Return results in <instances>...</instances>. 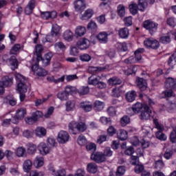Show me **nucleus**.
Here are the masks:
<instances>
[{
  "mask_svg": "<svg viewBox=\"0 0 176 176\" xmlns=\"http://www.w3.org/2000/svg\"><path fill=\"white\" fill-rule=\"evenodd\" d=\"M138 6L140 12H144L145 9L148 8V2L146 0H138Z\"/></svg>",
  "mask_w": 176,
  "mask_h": 176,
  "instance_id": "obj_33",
  "label": "nucleus"
},
{
  "mask_svg": "<svg viewBox=\"0 0 176 176\" xmlns=\"http://www.w3.org/2000/svg\"><path fill=\"white\" fill-rule=\"evenodd\" d=\"M36 54L37 56V59L42 58V52H43V47L41 45H37L35 48Z\"/></svg>",
  "mask_w": 176,
  "mask_h": 176,
  "instance_id": "obj_43",
  "label": "nucleus"
},
{
  "mask_svg": "<svg viewBox=\"0 0 176 176\" xmlns=\"http://www.w3.org/2000/svg\"><path fill=\"white\" fill-rule=\"evenodd\" d=\"M80 59L81 61H85L86 63H89L90 60H91V56L87 54H84L81 56H80Z\"/></svg>",
  "mask_w": 176,
  "mask_h": 176,
  "instance_id": "obj_63",
  "label": "nucleus"
},
{
  "mask_svg": "<svg viewBox=\"0 0 176 176\" xmlns=\"http://www.w3.org/2000/svg\"><path fill=\"white\" fill-rule=\"evenodd\" d=\"M94 15V10L89 8L85 11V12L81 15V20H90L91 17Z\"/></svg>",
  "mask_w": 176,
  "mask_h": 176,
  "instance_id": "obj_15",
  "label": "nucleus"
},
{
  "mask_svg": "<svg viewBox=\"0 0 176 176\" xmlns=\"http://www.w3.org/2000/svg\"><path fill=\"white\" fill-rule=\"evenodd\" d=\"M144 45L147 49H153V50L159 49L160 46L157 40L153 38H146L144 41Z\"/></svg>",
  "mask_w": 176,
  "mask_h": 176,
  "instance_id": "obj_5",
  "label": "nucleus"
},
{
  "mask_svg": "<svg viewBox=\"0 0 176 176\" xmlns=\"http://www.w3.org/2000/svg\"><path fill=\"white\" fill-rule=\"evenodd\" d=\"M138 10H140V7L135 3H131L129 5V11L133 14V16H135L138 13Z\"/></svg>",
  "mask_w": 176,
  "mask_h": 176,
  "instance_id": "obj_28",
  "label": "nucleus"
},
{
  "mask_svg": "<svg viewBox=\"0 0 176 176\" xmlns=\"http://www.w3.org/2000/svg\"><path fill=\"white\" fill-rule=\"evenodd\" d=\"M36 153V145L30 144L28 148V153L29 155H34Z\"/></svg>",
  "mask_w": 176,
  "mask_h": 176,
  "instance_id": "obj_55",
  "label": "nucleus"
},
{
  "mask_svg": "<svg viewBox=\"0 0 176 176\" xmlns=\"http://www.w3.org/2000/svg\"><path fill=\"white\" fill-rule=\"evenodd\" d=\"M80 108L85 112H90L93 109V104L90 102H82L80 103Z\"/></svg>",
  "mask_w": 176,
  "mask_h": 176,
  "instance_id": "obj_18",
  "label": "nucleus"
},
{
  "mask_svg": "<svg viewBox=\"0 0 176 176\" xmlns=\"http://www.w3.org/2000/svg\"><path fill=\"white\" fill-rule=\"evenodd\" d=\"M69 54L71 56H76L79 54V50L75 46H70Z\"/></svg>",
  "mask_w": 176,
  "mask_h": 176,
  "instance_id": "obj_64",
  "label": "nucleus"
},
{
  "mask_svg": "<svg viewBox=\"0 0 176 176\" xmlns=\"http://www.w3.org/2000/svg\"><path fill=\"white\" fill-rule=\"evenodd\" d=\"M56 139L54 138H48L46 143L41 142L38 144V148L41 155H47L54 146H56Z\"/></svg>",
  "mask_w": 176,
  "mask_h": 176,
  "instance_id": "obj_2",
  "label": "nucleus"
},
{
  "mask_svg": "<svg viewBox=\"0 0 176 176\" xmlns=\"http://www.w3.org/2000/svg\"><path fill=\"white\" fill-rule=\"evenodd\" d=\"M65 109L67 112H72L76 109V102L75 100H68L65 103Z\"/></svg>",
  "mask_w": 176,
  "mask_h": 176,
  "instance_id": "obj_17",
  "label": "nucleus"
},
{
  "mask_svg": "<svg viewBox=\"0 0 176 176\" xmlns=\"http://www.w3.org/2000/svg\"><path fill=\"white\" fill-rule=\"evenodd\" d=\"M145 52L144 48H138L134 53V56H130L129 58L124 60L125 64H135V63H140L142 60L141 54Z\"/></svg>",
  "mask_w": 176,
  "mask_h": 176,
  "instance_id": "obj_3",
  "label": "nucleus"
},
{
  "mask_svg": "<svg viewBox=\"0 0 176 176\" xmlns=\"http://www.w3.org/2000/svg\"><path fill=\"white\" fill-rule=\"evenodd\" d=\"M87 29L91 31H96L97 30V23L96 22L91 21L87 25Z\"/></svg>",
  "mask_w": 176,
  "mask_h": 176,
  "instance_id": "obj_59",
  "label": "nucleus"
},
{
  "mask_svg": "<svg viewBox=\"0 0 176 176\" xmlns=\"http://www.w3.org/2000/svg\"><path fill=\"white\" fill-rule=\"evenodd\" d=\"M100 123H102V124H104V126L110 125L112 123V120H111V118L105 116L100 117Z\"/></svg>",
  "mask_w": 176,
  "mask_h": 176,
  "instance_id": "obj_40",
  "label": "nucleus"
},
{
  "mask_svg": "<svg viewBox=\"0 0 176 176\" xmlns=\"http://www.w3.org/2000/svg\"><path fill=\"white\" fill-rule=\"evenodd\" d=\"M91 159L94 162H96V163H104V162H107V158H105L102 152H96L91 154Z\"/></svg>",
  "mask_w": 176,
  "mask_h": 176,
  "instance_id": "obj_8",
  "label": "nucleus"
},
{
  "mask_svg": "<svg viewBox=\"0 0 176 176\" xmlns=\"http://www.w3.org/2000/svg\"><path fill=\"white\" fill-rule=\"evenodd\" d=\"M116 46L118 50H120L121 52H127V50H128L127 43H117Z\"/></svg>",
  "mask_w": 176,
  "mask_h": 176,
  "instance_id": "obj_45",
  "label": "nucleus"
},
{
  "mask_svg": "<svg viewBox=\"0 0 176 176\" xmlns=\"http://www.w3.org/2000/svg\"><path fill=\"white\" fill-rule=\"evenodd\" d=\"M167 25H170V27H175L176 25V19L174 17H170L167 19Z\"/></svg>",
  "mask_w": 176,
  "mask_h": 176,
  "instance_id": "obj_62",
  "label": "nucleus"
},
{
  "mask_svg": "<svg viewBox=\"0 0 176 176\" xmlns=\"http://www.w3.org/2000/svg\"><path fill=\"white\" fill-rule=\"evenodd\" d=\"M60 34V26L57 24L52 25L51 36H46V42H52V36H57Z\"/></svg>",
  "mask_w": 176,
  "mask_h": 176,
  "instance_id": "obj_10",
  "label": "nucleus"
},
{
  "mask_svg": "<svg viewBox=\"0 0 176 176\" xmlns=\"http://www.w3.org/2000/svg\"><path fill=\"white\" fill-rule=\"evenodd\" d=\"M89 91L90 89H89V87H81L77 89V93L80 96H85L87 94Z\"/></svg>",
  "mask_w": 176,
  "mask_h": 176,
  "instance_id": "obj_38",
  "label": "nucleus"
},
{
  "mask_svg": "<svg viewBox=\"0 0 176 176\" xmlns=\"http://www.w3.org/2000/svg\"><path fill=\"white\" fill-rule=\"evenodd\" d=\"M98 83V78H94L93 76L89 77L88 78V84L92 85L93 86H97Z\"/></svg>",
  "mask_w": 176,
  "mask_h": 176,
  "instance_id": "obj_56",
  "label": "nucleus"
},
{
  "mask_svg": "<svg viewBox=\"0 0 176 176\" xmlns=\"http://www.w3.org/2000/svg\"><path fill=\"white\" fill-rule=\"evenodd\" d=\"M117 9L118 16H120V17H124L126 14V9L124 8V6L120 4Z\"/></svg>",
  "mask_w": 176,
  "mask_h": 176,
  "instance_id": "obj_41",
  "label": "nucleus"
},
{
  "mask_svg": "<svg viewBox=\"0 0 176 176\" xmlns=\"http://www.w3.org/2000/svg\"><path fill=\"white\" fill-rule=\"evenodd\" d=\"M155 135L156 138H157V140H160V141H166V140H167V135L163 133L162 131H158L155 133Z\"/></svg>",
  "mask_w": 176,
  "mask_h": 176,
  "instance_id": "obj_47",
  "label": "nucleus"
},
{
  "mask_svg": "<svg viewBox=\"0 0 176 176\" xmlns=\"http://www.w3.org/2000/svg\"><path fill=\"white\" fill-rule=\"evenodd\" d=\"M97 38L100 43H107L108 42V34L105 32H100Z\"/></svg>",
  "mask_w": 176,
  "mask_h": 176,
  "instance_id": "obj_29",
  "label": "nucleus"
},
{
  "mask_svg": "<svg viewBox=\"0 0 176 176\" xmlns=\"http://www.w3.org/2000/svg\"><path fill=\"white\" fill-rule=\"evenodd\" d=\"M137 97V92L135 91H129L126 94V100L128 102H133Z\"/></svg>",
  "mask_w": 176,
  "mask_h": 176,
  "instance_id": "obj_22",
  "label": "nucleus"
},
{
  "mask_svg": "<svg viewBox=\"0 0 176 176\" xmlns=\"http://www.w3.org/2000/svg\"><path fill=\"white\" fill-rule=\"evenodd\" d=\"M117 135H118V138H119V140H120L121 141H124V140H126V138H129L127 131H126L123 129L119 130L117 133Z\"/></svg>",
  "mask_w": 176,
  "mask_h": 176,
  "instance_id": "obj_31",
  "label": "nucleus"
},
{
  "mask_svg": "<svg viewBox=\"0 0 176 176\" xmlns=\"http://www.w3.org/2000/svg\"><path fill=\"white\" fill-rule=\"evenodd\" d=\"M21 49L20 44H15L10 51V54H17V52Z\"/></svg>",
  "mask_w": 176,
  "mask_h": 176,
  "instance_id": "obj_52",
  "label": "nucleus"
},
{
  "mask_svg": "<svg viewBox=\"0 0 176 176\" xmlns=\"http://www.w3.org/2000/svg\"><path fill=\"white\" fill-rule=\"evenodd\" d=\"M160 42L164 45H168L171 42V35L170 33L167 34L166 36H162L160 38Z\"/></svg>",
  "mask_w": 176,
  "mask_h": 176,
  "instance_id": "obj_32",
  "label": "nucleus"
},
{
  "mask_svg": "<svg viewBox=\"0 0 176 176\" xmlns=\"http://www.w3.org/2000/svg\"><path fill=\"white\" fill-rule=\"evenodd\" d=\"M0 85L3 87H9L13 85V77L12 76H4L0 81Z\"/></svg>",
  "mask_w": 176,
  "mask_h": 176,
  "instance_id": "obj_13",
  "label": "nucleus"
},
{
  "mask_svg": "<svg viewBox=\"0 0 176 176\" xmlns=\"http://www.w3.org/2000/svg\"><path fill=\"white\" fill-rule=\"evenodd\" d=\"M165 87L166 89L162 92L165 97L170 98V97L174 96L173 90L176 91V78H167L165 80Z\"/></svg>",
  "mask_w": 176,
  "mask_h": 176,
  "instance_id": "obj_1",
  "label": "nucleus"
},
{
  "mask_svg": "<svg viewBox=\"0 0 176 176\" xmlns=\"http://www.w3.org/2000/svg\"><path fill=\"white\" fill-rule=\"evenodd\" d=\"M138 163H140V159H139L138 156H135V155L131 156L130 164L132 166H137V164H138Z\"/></svg>",
  "mask_w": 176,
  "mask_h": 176,
  "instance_id": "obj_57",
  "label": "nucleus"
},
{
  "mask_svg": "<svg viewBox=\"0 0 176 176\" xmlns=\"http://www.w3.org/2000/svg\"><path fill=\"white\" fill-rule=\"evenodd\" d=\"M32 116L34 118L36 122H38V119L43 117V113L41 111H36L32 113Z\"/></svg>",
  "mask_w": 176,
  "mask_h": 176,
  "instance_id": "obj_49",
  "label": "nucleus"
},
{
  "mask_svg": "<svg viewBox=\"0 0 176 176\" xmlns=\"http://www.w3.org/2000/svg\"><path fill=\"white\" fill-rule=\"evenodd\" d=\"M16 155L18 157H25L27 156V151L25 148L19 146L16 148Z\"/></svg>",
  "mask_w": 176,
  "mask_h": 176,
  "instance_id": "obj_27",
  "label": "nucleus"
},
{
  "mask_svg": "<svg viewBox=\"0 0 176 176\" xmlns=\"http://www.w3.org/2000/svg\"><path fill=\"white\" fill-rule=\"evenodd\" d=\"M113 97H120L122 96V89L120 87H116L112 89Z\"/></svg>",
  "mask_w": 176,
  "mask_h": 176,
  "instance_id": "obj_50",
  "label": "nucleus"
},
{
  "mask_svg": "<svg viewBox=\"0 0 176 176\" xmlns=\"http://www.w3.org/2000/svg\"><path fill=\"white\" fill-rule=\"evenodd\" d=\"M63 38L65 41H67V42H71V41L74 39V33L70 30H66L63 33Z\"/></svg>",
  "mask_w": 176,
  "mask_h": 176,
  "instance_id": "obj_35",
  "label": "nucleus"
},
{
  "mask_svg": "<svg viewBox=\"0 0 176 176\" xmlns=\"http://www.w3.org/2000/svg\"><path fill=\"white\" fill-rule=\"evenodd\" d=\"M74 10L78 13H83L87 8V3L85 0H75L74 2Z\"/></svg>",
  "mask_w": 176,
  "mask_h": 176,
  "instance_id": "obj_6",
  "label": "nucleus"
},
{
  "mask_svg": "<svg viewBox=\"0 0 176 176\" xmlns=\"http://www.w3.org/2000/svg\"><path fill=\"white\" fill-rule=\"evenodd\" d=\"M76 36H83L86 34V28L85 26H77L75 30Z\"/></svg>",
  "mask_w": 176,
  "mask_h": 176,
  "instance_id": "obj_25",
  "label": "nucleus"
},
{
  "mask_svg": "<svg viewBox=\"0 0 176 176\" xmlns=\"http://www.w3.org/2000/svg\"><path fill=\"white\" fill-rule=\"evenodd\" d=\"M76 45L80 50H86L90 46V41L85 38H81L77 42Z\"/></svg>",
  "mask_w": 176,
  "mask_h": 176,
  "instance_id": "obj_11",
  "label": "nucleus"
},
{
  "mask_svg": "<svg viewBox=\"0 0 176 176\" xmlns=\"http://www.w3.org/2000/svg\"><path fill=\"white\" fill-rule=\"evenodd\" d=\"M34 8H35V1L34 0H31L29 2L28 5L25 8V13L26 14H31Z\"/></svg>",
  "mask_w": 176,
  "mask_h": 176,
  "instance_id": "obj_24",
  "label": "nucleus"
},
{
  "mask_svg": "<svg viewBox=\"0 0 176 176\" xmlns=\"http://www.w3.org/2000/svg\"><path fill=\"white\" fill-rule=\"evenodd\" d=\"M157 23L151 21V20H147L145 21L143 23V27L148 30L149 34L151 35H153L157 31Z\"/></svg>",
  "mask_w": 176,
  "mask_h": 176,
  "instance_id": "obj_4",
  "label": "nucleus"
},
{
  "mask_svg": "<svg viewBox=\"0 0 176 176\" xmlns=\"http://www.w3.org/2000/svg\"><path fill=\"white\" fill-rule=\"evenodd\" d=\"M151 113H152V110L149 109L148 104H144V109L141 111L140 118L141 120H149L151 119Z\"/></svg>",
  "mask_w": 176,
  "mask_h": 176,
  "instance_id": "obj_7",
  "label": "nucleus"
},
{
  "mask_svg": "<svg viewBox=\"0 0 176 176\" xmlns=\"http://www.w3.org/2000/svg\"><path fill=\"white\" fill-rule=\"evenodd\" d=\"M69 140V134L65 131H60L58 134L57 141L59 144H65Z\"/></svg>",
  "mask_w": 176,
  "mask_h": 176,
  "instance_id": "obj_9",
  "label": "nucleus"
},
{
  "mask_svg": "<svg viewBox=\"0 0 176 176\" xmlns=\"http://www.w3.org/2000/svg\"><path fill=\"white\" fill-rule=\"evenodd\" d=\"M78 144L80 145V146H83V145H86L87 144V140L86 138L83 135H80L78 138Z\"/></svg>",
  "mask_w": 176,
  "mask_h": 176,
  "instance_id": "obj_54",
  "label": "nucleus"
},
{
  "mask_svg": "<svg viewBox=\"0 0 176 176\" xmlns=\"http://www.w3.org/2000/svg\"><path fill=\"white\" fill-rule=\"evenodd\" d=\"M132 108L135 112H136V113H138V112H140V111L144 110V104H142L141 102H137L132 107Z\"/></svg>",
  "mask_w": 176,
  "mask_h": 176,
  "instance_id": "obj_44",
  "label": "nucleus"
},
{
  "mask_svg": "<svg viewBox=\"0 0 176 176\" xmlns=\"http://www.w3.org/2000/svg\"><path fill=\"white\" fill-rule=\"evenodd\" d=\"M104 107H105V104H104V102L100 100L95 101L94 108L96 111H98V112H100V111H102L104 109Z\"/></svg>",
  "mask_w": 176,
  "mask_h": 176,
  "instance_id": "obj_36",
  "label": "nucleus"
},
{
  "mask_svg": "<svg viewBox=\"0 0 176 176\" xmlns=\"http://www.w3.org/2000/svg\"><path fill=\"white\" fill-rule=\"evenodd\" d=\"M129 123H130V118H129V116H125L120 119V124L122 127L127 126Z\"/></svg>",
  "mask_w": 176,
  "mask_h": 176,
  "instance_id": "obj_53",
  "label": "nucleus"
},
{
  "mask_svg": "<svg viewBox=\"0 0 176 176\" xmlns=\"http://www.w3.org/2000/svg\"><path fill=\"white\" fill-rule=\"evenodd\" d=\"M170 140L173 144H175V142H176V127L174 128L173 130L170 132Z\"/></svg>",
  "mask_w": 176,
  "mask_h": 176,
  "instance_id": "obj_58",
  "label": "nucleus"
},
{
  "mask_svg": "<svg viewBox=\"0 0 176 176\" xmlns=\"http://www.w3.org/2000/svg\"><path fill=\"white\" fill-rule=\"evenodd\" d=\"M52 175L54 176H65L67 175V173L65 172V170L64 169H60L57 171H56L54 169L52 170Z\"/></svg>",
  "mask_w": 176,
  "mask_h": 176,
  "instance_id": "obj_48",
  "label": "nucleus"
},
{
  "mask_svg": "<svg viewBox=\"0 0 176 176\" xmlns=\"http://www.w3.org/2000/svg\"><path fill=\"white\" fill-rule=\"evenodd\" d=\"M41 17L43 20H49V19H56L57 17V12L56 11L52 12H41Z\"/></svg>",
  "mask_w": 176,
  "mask_h": 176,
  "instance_id": "obj_14",
  "label": "nucleus"
},
{
  "mask_svg": "<svg viewBox=\"0 0 176 176\" xmlns=\"http://www.w3.org/2000/svg\"><path fill=\"white\" fill-rule=\"evenodd\" d=\"M136 85L141 91H145V90L148 89V83L146 82V80L142 78L138 77L136 78Z\"/></svg>",
  "mask_w": 176,
  "mask_h": 176,
  "instance_id": "obj_12",
  "label": "nucleus"
},
{
  "mask_svg": "<svg viewBox=\"0 0 176 176\" xmlns=\"http://www.w3.org/2000/svg\"><path fill=\"white\" fill-rule=\"evenodd\" d=\"M113 152L111 150L110 147H106L102 153L103 156L107 159V157H111L112 156Z\"/></svg>",
  "mask_w": 176,
  "mask_h": 176,
  "instance_id": "obj_51",
  "label": "nucleus"
},
{
  "mask_svg": "<svg viewBox=\"0 0 176 176\" xmlns=\"http://www.w3.org/2000/svg\"><path fill=\"white\" fill-rule=\"evenodd\" d=\"M68 94L65 91H60L58 94L57 98L60 100V101H66V100H68Z\"/></svg>",
  "mask_w": 176,
  "mask_h": 176,
  "instance_id": "obj_46",
  "label": "nucleus"
},
{
  "mask_svg": "<svg viewBox=\"0 0 176 176\" xmlns=\"http://www.w3.org/2000/svg\"><path fill=\"white\" fill-rule=\"evenodd\" d=\"M17 90L19 93H27V85H25V82H19L17 85Z\"/></svg>",
  "mask_w": 176,
  "mask_h": 176,
  "instance_id": "obj_37",
  "label": "nucleus"
},
{
  "mask_svg": "<svg viewBox=\"0 0 176 176\" xmlns=\"http://www.w3.org/2000/svg\"><path fill=\"white\" fill-rule=\"evenodd\" d=\"M43 157L37 156L34 160L33 164L36 168H39L43 166Z\"/></svg>",
  "mask_w": 176,
  "mask_h": 176,
  "instance_id": "obj_30",
  "label": "nucleus"
},
{
  "mask_svg": "<svg viewBox=\"0 0 176 176\" xmlns=\"http://www.w3.org/2000/svg\"><path fill=\"white\" fill-rule=\"evenodd\" d=\"M118 35L120 38H122V39H127V38H129V35H130V33L129 32V28H120L118 30Z\"/></svg>",
  "mask_w": 176,
  "mask_h": 176,
  "instance_id": "obj_19",
  "label": "nucleus"
},
{
  "mask_svg": "<svg viewBox=\"0 0 176 176\" xmlns=\"http://www.w3.org/2000/svg\"><path fill=\"white\" fill-rule=\"evenodd\" d=\"M86 148L87 151H90L91 152H94L97 149V145H96V144L93 142H91L86 146Z\"/></svg>",
  "mask_w": 176,
  "mask_h": 176,
  "instance_id": "obj_61",
  "label": "nucleus"
},
{
  "mask_svg": "<svg viewBox=\"0 0 176 176\" xmlns=\"http://www.w3.org/2000/svg\"><path fill=\"white\" fill-rule=\"evenodd\" d=\"M23 167L25 173H30L31 168H32V162L30 160H25Z\"/></svg>",
  "mask_w": 176,
  "mask_h": 176,
  "instance_id": "obj_26",
  "label": "nucleus"
},
{
  "mask_svg": "<svg viewBox=\"0 0 176 176\" xmlns=\"http://www.w3.org/2000/svg\"><path fill=\"white\" fill-rule=\"evenodd\" d=\"M34 133L36 137H39V138H42L46 135V129L42 126L36 127Z\"/></svg>",
  "mask_w": 176,
  "mask_h": 176,
  "instance_id": "obj_23",
  "label": "nucleus"
},
{
  "mask_svg": "<svg viewBox=\"0 0 176 176\" xmlns=\"http://www.w3.org/2000/svg\"><path fill=\"white\" fill-rule=\"evenodd\" d=\"M25 115H27V109L25 108H21L16 111L15 118L17 120H21V119H24Z\"/></svg>",
  "mask_w": 176,
  "mask_h": 176,
  "instance_id": "obj_20",
  "label": "nucleus"
},
{
  "mask_svg": "<svg viewBox=\"0 0 176 176\" xmlns=\"http://www.w3.org/2000/svg\"><path fill=\"white\" fill-rule=\"evenodd\" d=\"M31 69L37 75V76H46L47 71L45 70L43 67H32Z\"/></svg>",
  "mask_w": 176,
  "mask_h": 176,
  "instance_id": "obj_16",
  "label": "nucleus"
},
{
  "mask_svg": "<svg viewBox=\"0 0 176 176\" xmlns=\"http://www.w3.org/2000/svg\"><path fill=\"white\" fill-rule=\"evenodd\" d=\"M108 83L110 86H116V85H120L122 80L118 77H113L108 80Z\"/></svg>",
  "mask_w": 176,
  "mask_h": 176,
  "instance_id": "obj_34",
  "label": "nucleus"
},
{
  "mask_svg": "<svg viewBox=\"0 0 176 176\" xmlns=\"http://www.w3.org/2000/svg\"><path fill=\"white\" fill-rule=\"evenodd\" d=\"M87 170L89 173H91L92 174H94L97 173V170H98L97 165L95 163L88 164Z\"/></svg>",
  "mask_w": 176,
  "mask_h": 176,
  "instance_id": "obj_39",
  "label": "nucleus"
},
{
  "mask_svg": "<svg viewBox=\"0 0 176 176\" xmlns=\"http://www.w3.org/2000/svg\"><path fill=\"white\" fill-rule=\"evenodd\" d=\"M77 129H78V122L75 121H72L69 123L68 130L69 133L74 135L78 134V132H76Z\"/></svg>",
  "mask_w": 176,
  "mask_h": 176,
  "instance_id": "obj_21",
  "label": "nucleus"
},
{
  "mask_svg": "<svg viewBox=\"0 0 176 176\" xmlns=\"http://www.w3.org/2000/svg\"><path fill=\"white\" fill-rule=\"evenodd\" d=\"M164 157L166 159V160H170V159L173 157V151L167 148L164 154Z\"/></svg>",
  "mask_w": 176,
  "mask_h": 176,
  "instance_id": "obj_60",
  "label": "nucleus"
},
{
  "mask_svg": "<svg viewBox=\"0 0 176 176\" xmlns=\"http://www.w3.org/2000/svg\"><path fill=\"white\" fill-rule=\"evenodd\" d=\"M87 126L86 124L83 122H77V130L80 131V133H83V131H86Z\"/></svg>",
  "mask_w": 176,
  "mask_h": 176,
  "instance_id": "obj_42",
  "label": "nucleus"
}]
</instances>
